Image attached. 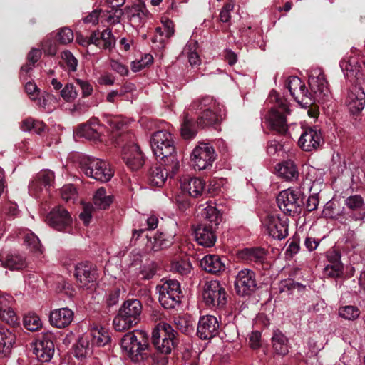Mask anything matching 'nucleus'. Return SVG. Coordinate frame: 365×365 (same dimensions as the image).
<instances>
[{
  "label": "nucleus",
  "mask_w": 365,
  "mask_h": 365,
  "mask_svg": "<svg viewBox=\"0 0 365 365\" xmlns=\"http://www.w3.org/2000/svg\"><path fill=\"white\" fill-rule=\"evenodd\" d=\"M323 142L321 131L315 127H309L302 133L299 140V146L304 151L310 152L317 149Z\"/></svg>",
  "instance_id": "nucleus-24"
},
{
  "label": "nucleus",
  "mask_w": 365,
  "mask_h": 365,
  "mask_svg": "<svg viewBox=\"0 0 365 365\" xmlns=\"http://www.w3.org/2000/svg\"><path fill=\"white\" fill-rule=\"evenodd\" d=\"M319 205V197L317 194H314L310 195L307 201L304 203V207H305L307 212H312L315 210L317 208Z\"/></svg>",
  "instance_id": "nucleus-61"
},
{
  "label": "nucleus",
  "mask_w": 365,
  "mask_h": 365,
  "mask_svg": "<svg viewBox=\"0 0 365 365\" xmlns=\"http://www.w3.org/2000/svg\"><path fill=\"white\" fill-rule=\"evenodd\" d=\"M266 232L274 239L282 240L288 235V225L286 220H283L279 215L271 214L267 215L262 221Z\"/></svg>",
  "instance_id": "nucleus-20"
},
{
  "label": "nucleus",
  "mask_w": 365,
  "mask_h": 365,
  "mask_svg": "<svg viewBox=\"0 0 365 365\" xmlns=\"http://www.w3.org/2000/svg\"><path fill=\"white\" fill-rule=\"evenodd\" d=\"M110 67L122 76H128L129 73L128 68L118 61L111 60Z\"/></svg>",
  "instance_id": "nucleus-60"
},
{
  "label": "nucleus",
  "mask_w": 365,
  "mask_h": 365,
  "mask_svg": "<svg viewBox=\"0 0 365 365\" xmlns=\"http://www.w3.org/2000/svg\"><path fill=\"white\" fill-rule=\"evenodd\" d=\"M56 38L61 44H67L73 39V33L68 27H64L59 30L56 35Z\"/></svg>",
  "instance_id": "nucleus-49"
},
{
  "label": "nucleus",
  "mask_w": 365,
  "mask_h": 365,
  "mask_svg": "<svg viewBox=\"0 0 365 365\" xmlns=\"http://www.w3.org/2000/svg\"><path fill=\"white\" fill-rule=\"evenodd\" d=\"M132 18H138L141 19L143 17H145L148 14V11L145 8V5L144 4H139L135 5L130 9V12Z\"/></svg>",
  "instance_id": "nucleus-57"
},
{
  "label": "nucleus",
  "mask_w": 365,
  "mask_h": 365,
  "mask_svg": "<svg viewBox=\"0 0 365 365\" xmlns=\"http://www.w3.org/2000/svg\"><path fill=\"white\" fill-rule=\"evenodd\" d=\"M92 206L86 205L83 207V212L79 215L80 219L86 225H88L91 221L92 217Z\"/></svg>",
  "instance_id": "nucleus-63"
},
{
  "label": "nucleus",
  "mask_w": 365,
  "mask_h": 365,
  "mask_svg": "<svg viewBox=\"0 0 365 365\" xmlns=\"http://www.w3.org/2000/svg\"><path fill=\"white\" fill-rule=\"evenodd\" d=\"M339 65L344 72L346 71V75L348 78L354 76L358 80L364 75L361 66L358 64L355 58L349 61L343 59L340 61Z\"/></svg>",
  "instance_id": "nucleus-39"
},
{
  "label": "nucleus",
  "mask_w": 365,
  "mask_h": 365,
  "mask_svg": "<svg viewBox=\"0 0 365 365\" xmlns=\"http://www.w3.org/2000/svg\"><path fill=\"white\" fill-rule=\"evenodd\" d=\"M74 277L81 287L88 288L99 277L97 266L89 261L79 262L75 266Z\"/></svg>",
  "instance_id": "nucleus-17"
},
{
  "label": "nucleus",
  "mask_w": 365,
  "mask_h": 365,
  "mask_svg": "<svg viewBox=\"0 0 365 365\" xmlns=\"http://www.w3.org/2000/svg\"><path fill=\"white\" fill-rule=\"evenodd\" d=\"M267 150L269 155H279L280 152H285L284 145L282 143V140L274 139L268 142Z\"/></svg>",
  "instance_id": "nucleus-51"
},
{
  "label": "nucleus",
  "mask_w": 365,
  "mask_h": 365,
  "mask_svg": "<svg viewBox=\"0 0 365 365\" xmlns=\"http://www.w3.org/2000/svg\"><path fill=\"white\" fill-rule=\"evenodd\" d=\"M115 44V38L110 29H106L101 33V46L103 49H110Z\"/></svg>",
  "instance_id": "nucleus-45"
},
{
  "label": "nucleus",
  "mask_w": 365,
  "mask_h": 365,
  "mask_svg": "<svg viewBox=\"0 0 365 365\" xmlns=\"http://www.w3.org/2000/svg\"><path fill=\"white\" fill-rule=\"evenodd\" d=\"M37 175L45 188L47 189L53 184L55 175L53 171L50 170H42Z\"/></svg>",
  "instance_id": "nucleus-53"
},
{
  "label": "nucleus",
  "mask_w": 365,
  "mask_h": 365,
  "mask_svg": "<svg viewBox=\"0 0 365 365\" xmlns=\"http://www.w3.org/2000/svg\"><path fill=\"white\" fill-rule=\"evenodd\" d=\"M205 222L213 225L214 228H217L222 222V216L220 211L215 207L207 206L203 212Z\"/></svg>",
  "instance_id": "nucleus-41"
},
{
  "label": "nucleus",
  "mask_w": 365,
  "mask_h": 365,
  "mask_svg": "<svg viewBox=\"0 0 365 365\" xmlns=\"http://www.w3.org/2000/svg\"><path fill=\"white\" fill-rule=\"evenodd\" d=\"M269 98L276 103V107L271 109L268 116L270 129L280 135H286L288 131L286 115L290 113L287 100L281 98L274 90L271 91Z\"/></svg>",
  "instance_id": "nucleus-7"
},
{
  "label": "nucleus",
  "mask_w": 365,
  "mask_h": 365,
  "mask_svg": "<svg viewBox=\"0 0 365 365\" xmlns=\"http://www.w3.org/2000/svg\"><path fill=\"white\" fill-rule=\"evenodd\" d=\"M345 205L349 211L346 212L355 221L365 218V202L360 195H354L345 200Z\"/></svg>",
  "instance_id": "nucleus-29"
},
{
  "label": "nucleus",
  "mask_w": 365,
  "mask_h": 365,
  "mask_svg": "<svg viewBox=\"0 0 365 365\" xmlns=\"http://www.w3.org/2000/svg\"><path fill=\"white\" fill-rule=\"evenodd\" d=\"M216 228L213 225L203 222L197 225L195 229V236L199 245L204 247H212L216 242Z\"/></svg>",
  "instance_id": "nucleus-28"
},
{
  "label": "nucleus",
  "mask_w": 365,
  "mask_h": 365,
  "mask_svg": "<svg viewBox=\"0 0 365 365\" xmlns=\"http://www.w3.org/2000/svg\"><path fill=\"white\" fill-rule=\"evenodd\" d=\"M157 289L159 292V302L165 309L174 307L182 296L180 284L175 279L166 280L163 284L158 285Z\"/></svg>",
  "instance_id": "nucleus-12"
},
{
  "label": "nucleus",
  "mask_w": 365,
  "mask_h": 365,
  "mask_svg": "<svg viewBox=\"0 0 365 365\" xmlns=\"http://www.w3.org/2000/svg\"><path fill=\"white\" fill-rule=\"evenodd\" d=\"M279 175L287 180H294L298 178L299 172L294 163L290 160L284 161L279 165Z\"/></svg>",
  "instance_id": "nucleus-40"
},
{
  "label": "nucleus",
  "mask_w": 365,
  "mask_h": 365,
  "mask_svg": "<svg viewBox=\"0 0 365 365\" xmlns=\"http://www.w3.org/2000/svg\"><path fill=\"white\" fill-rule=\"evenodd\" d=\"M339 314L345 319L355 320L359 317L360 311L357 307L348 305L340 307Z\"/></svg>",
  "instance_id": "nucleus-44"
},
{
  "label": "nucleus",
  "mask_w": 365,
  "mask_h": 365,
  "mask_svg": "<svg viewBox=\"0 0 365 365\" xmlns=\"http://www.w3.org/2000/svg\"><path fill=\"white\" fill-rule=\"evenodd\" d=\"M16 342V335L14 330L0 327V359L8 357Z\"/></svg>",
  "instance_id": "nucleus-31"
},
{
  "label": "nucleus",
  "mask_w": 365,
  "mask_h": 365,
  "mask_svg": "<svg viewBox=\"0 0 365 365\" xmlns=\"http://www.w3.org/2000/svg\"><path fill=\"white\" fill-rule=\"evenodd\" d=\"M25 242L30 247L31 250L34 252L42 254L43 247L38 237L34 233H30L26 235Z\"/></svg>",
  "instance_id": "nucleus-46"
},
{
  "label": "nucleus",
  "mask_w": 365,
  "mask_h": 365,
  "mask_svg": "<svg viewBox=\"0 0 365 365\" xmlns=\"http://www.w3.org/2000/svg\"><path fill=\"white\" fill-rule=\"evenodd\" d=\"M121 155L126 165L132 170H139L145 163V155L139 146L131 140L123 146Z\"/></svg>",
  "instance_id": "nucleus-18"
},
{
  "label": "nucleus",
  "mask_w": 365,
  "mask_h": 365,
  "mask_svg": "<svg viewBox=\"0 0 365 365\" xmlns=\"http://www.w3.org/2000/svg\"><path fill=\"white\" fill-rule=\"evenodd\" d=\"M202 298L206 305L210 307L222 308L227 303L225 289L217 280L205 282Z\"/></svg>",
  "instance_id": "nucleus-11"
},
{
  "label": "nucleus",
  "mask_w": 365,
  "mask_h": 365,
  "mask_svg": "<svg viewBox=\"0 0 365 365\" xmlns=\"http://www.w3.org/2000/svg\"><path fill=\"white\" fill-rule=\"evenodd\" d=\"M257 288L256 274L251 269L240 270L235 280V289L240 296H250Z\"/></svg>",
  "instance_id": "nucleus-14"
},
{
  "label": "nucleus",
  "mask_w": 365,
  "mask_h": 365,
  "mask_svg": "<svg viewBox=\"0 0 365 365\" xmlns=\"http://www.w3.org/2000/svg\"><path fill=\"white\" fill-rule=\"evenodd\" d=\"M157 269L158 265L154 262L143 265L140 267L139 276H140L141 279L150 280L156 274Z\"/></svg>",
  "instance_id": "nucleus-47"
},
{
  "label": "nucleus",
  "mask_w": 365,
  "mask_h": 365,
  "mask_svg": "<svg viewBox=\"0 0 365 365\" xmlns=\"http://www.w3.org/2000/svg\"><path fill=\"white\" fill-rule=\"evenodd\" d=\"M111 341V337L107 330L101 329L95 332L91 339V346L101 347L108 345Z\"/></svg>",
  "instance_id": "nucleus-42"
},
{
  "label": "nucleus",
  "mask_w": 365,
  "mask_h": 365,
  "mask_svg": "<svg viewBox=\"0 0 365 365\" xmlns=\"http://www.w3.org/2000/svg\"><path fill=\"white\" fill-rule=\"evenodd\" d=\"M346 103L351 113L358 115L365 106V93L361 87L353 86L346 100Z\"/></svg>",
  "instance_id": "nucleus-26"
},
{
  "label": "nucleus",
  "mask_w": 365,
  "mask_h": 365,
  "mask_svg": "<svg viewBox=\"0 0 365 365\" xmlns=\"http://www.w3.org/2000/svg\"><path fill=\"white\" fill-rule=\"evenodd\" d=\"M272 342L276 354L285 356L289 353L288 339L282 331H274L272 337Z\"/></svg>",
  "instance_id": "nucleus-37"
},
{
  "label": "nucleus",
  "mask_w": 365,
  "mask_h": 365,
  "mask_svg": "<svg viewBox=\"0 0 365 365\" xmlns=\"http://www.w3.org/2000/svg\"><path fill=\"white\" fill-rule=\"evenodd\" d=\"M73 319V312L67 307L55 309L49 315L51 324L60 329L68 326Z\"/></svg>",
  "instance_id": "nucleus-32"
},
{
  "label": "nucleus",
  "mask_w": 365,
  "mask_h": 365,
  "mask_svg": "<svg viewBox=\"0 0 365 365\" xmlns=\"http://www.w3.org/2000/svg\"><path fill=\"white\" fill-rule=\"evenodd\" d=\"M45 221L56 231L73 233L72 217L69 212L62 206L53 207L46 216Z\"/></svg>",
  "instance_id": "nucleus-10"
},
{
  "label": "nucleus",
  "mask_w": 365,
  "mask_h": 365,
  "mask_svg": "<svg viewBox=\"0 0 365 365\" xmlns=\"http://www.w3.org/2000/svg\"><path fill=\"white\" fill-rule=\"evenodd\" d=\"M261 332L252 331L249 337L250 346L252 349H258L261 346Z\"/></svg>",
  "instance_id": "nucleus-59"
},
{
  "label": "nucleus",
  "mask_w": 365,
  "mask_h": 365,
  "mask_svg": "<svg viewBox=\"0 0 365 365\" xmlns=\"http://www.w3.org/2000/svg\"><path fill=\"white\" fill-rule=\"evenodd\" d=\"M120 289L115 287L108 290L105 298V304L103 306V312L106 314H110L117 312L116 306L118 305L120 297Z\"/></svg>",
  "instance_id": "nucleus-36"
},
{
  "label": "nucleus",
  "mask_w": 365,
  "mask_h": 365,
  "mask_svg": "<svg viewBox=\"0 0 365 365\" xmlns=\"http://www.w3.org/2000/svg\"><path fill=\"white\" fill-rule=\"evenodd\" d=\"M225 260L217 255H207L201 259L200 266L207 272L217 274L225 269Z\"/></svg>",
  "instance_id": "nucleus-33"
},
{
  "label": "nucleus",
  "mask_w": 365,
  "mask_h": 365,
  "mask_svg": "<svg viewBox=\"0 0 365 365\" xmlns=\"http://www.w3.org/2000/svg\"><path fill=\"white\" fill-rule=\"evenodd\" d=\"M268 255L267 250L261 247H246L238 250L237 257L247 263H255L257 265H261L262 269H268L270 267V263L267 261Z\"/></svg>",
  "instance_id": "nucleus-19"
},
{
  "label": "nucleus",
  "mask_w": 365,
  "mask_h": 365,
  "mask_svg": "<svg viewBox=\"0 0 365 365\" xmlns=\"http://www.w3.org/2000/svg\"><path fill=\"white\" fill-rule=\"evenodd\" d=\"M113 196L107 195L105 187L98 188L94 193L93 202L97 209L106 210L112 204Z\"/></svg>",
  "instance_id": "nucleus-38"
},
{
  "label": "nucleus",
  "mask_w": 365,
  "mask_h": 365,
  "mask_svg": "<svg viewBox=\"0 0 365 365\" xmlns=\"http://www.w3.org/2000/svg\"><path fill=\"white\" fill-rule=\"evenodd\" d=\"M61 95L66 101H71L77 96V91L72 83H67L61 90Z\"/></svg>",
  "instance_id": "nucleus-55"
},
{
  "label": "nucleus",
  "mask_w": 365,
  "mask_h": 365,
  "mask_svg": "<svg viewBox=\"0 0 365 365\" xmlns=\"http://www.w3.org/2000/svg\"><path fill=\"white\" fill-rule=\"evenodd\" d=\"M304 195L300 190L287 189L277 197L278 207L289 216L299 215L304 205Z\"/></svg>",
  "instance_id": "nucleus-9"
},
{
  "label": "nucleus",
  "mask_w": 365,
  "mask_h": 365,
  "mask_svg": "<svg viewBox=\"0 0 365 365\" xmlns=\"http://www.w3.org/2000/svg\"><path fill=\"white\" fill-rule=\"evenodd\" d=\"M61 58L66 63L70 71H75L78 65V60L69 51H65L61 53Z\"/></svg>",
  "instance_id": "nucleus-54"
},
{
  "label": "nucleus",
  "mask_w": 365,
  "mask_h": 365,
  "mask_svg": "<svg viewBox=\"0 0 365 365\" xmlns=\"http://www.w3.org/2000/svg\"><path fill=\"white\" fill-rule=\"evenodd\" d=\"M23 324L24 327L31 331H36L41 327L40 318L34 313L25 315L23 319Z\"/></svg>",
  "instance_id": "nucleus-43"
},
{
  "label": "nucleus",
  "mask_w": 365,
  "mask_h": 365,
  "mask_svg": "<svg viewBox=\"0 0 365 365\" xmlns=\"http://www.w3.org/2000/svg\"><path fill=\"white\" fill-rule=\"evenodd\" d=\"M232 9L233 5L232 4H225L220 11L219 20L223 23L229 22L231 19L230 11Z\"/></svg>",
  "instance_id": "nucleus-58"
},
{
  "label": "nucleus",
  "mask_w": 365,
  "mask_h": 365,
  "mask_svg": "<svg viewBox=\"0 0 365 365\" xmlns=\"http://www.w3.org/2000/svg\"><path fill=\"white\" fill-rule=\"evenodd\" d=\"M58 41L55 39L47 38L42 43V49L45 54L53 56L58 51Z\"/></svg>",
  "instance_id": "nucleus-48"
},
{
  "label": "nucleus",
  "mask_w": 365,
  "mask_h": 365,
  "mask_svg": "<svg viewBox=\"0 0 365 365\" xmlns=\"http://www.w3.org/2000/svg\"><path fill=\"white\" fill-rule=\"evenodd\" d=\"M80 168L88 177L102 182L109 181L114 175V171L107 162L93 157L82 158Z\"/></svg>",
  "instance_id": "nucleus-8"
},
{
  "label": "nucleus",
  "mask_w": 365,
  "mask_h": 365,
  "mask_svg": "<svg viewBox=\"0 0 365 365\" xmlns=\"http://www.w3.org/2000/svg\"><path fill=\"white\" fill-rule=\"evenodd\" d=\"M339 250L332 249L327 252V258L329 264L324 268V274L332 278L340 277L343 274L344 265L341 261Z\"/></svg>",
  "instance_id": "nucleus-27"
},
{
  "label": "nucleus",
  "mask_w": 365,
  "mask_h": 365,
  "mask_svg": "<svg viewBox=\"0 0 365 365\" xmlns=\"http://www.w3.org/2000/svg\"><path fill=\"white\" fill-rule=\"evenodd\" d=\"M175 324L176 328L182 333L188 334L190 331V324L185 319L178 317V319H175Z\"/></svg>",
  "instance_id": "nucleus-62"
},
{
  "label": "nucleus",
  "mask_w": 365,
  "mask_h": 365,
  "mask_svg": "<svg viewBox=\"0 0 365 365\" xmlns=\"http://www.w3.org/2000/svg\"><path fill=\"white\" fill-rule=\"evenodd\" d=\"M150 145L153 154L160 158L162 164L169 171L179 170L180 162L177 157L176 148L173 135L167 130H158L153 133Z\"/></svg>",
  "instance_id": "nucleus-2"
},
{
  "label": "nucleus",
  "mask_w": 365,
  "mask_h": 365,
  "mask_svg": "<svg viewBox=\"0 0 365 365\" xmlns=\"http://www.w3.org/2000/svg\"><path fill=\"white\" fill-rule=\"evenodd\" d=\"M103 125L96 118H91L86 123L78 125L74 130L75 136L85 138L94 143L101 142Z\"/></svg>",
  "instance_id": "nucleus-21"
},
{
  "label": "nucleus",
  "mask_w": 365,
  "mask_h": 365,
  "mask_svg": "<svg viewBox=\"0 0 365 365\" xmlns=\"http://www.w3.org/2000/svg\"><path fill=\"white\" fill-rule=\"evenodd\" d=\"M107 123L113 130H121L125 125L123 122H122L118 117L115 116H108Z\"/></svg>",
  "instance_id": "nucleus-64"
},
{
  "label": "nucleus",
  "mask_w": 365,
  "mask_h": 365,
  "mask_svg": "<svg viewBox=\"0 0 365 365\" xmlns=\"http://www.w3.org/2000/svg\"><path fill=\"white\" fill-rule=\"evenodd\" d=\"M219 187L213 186L211 184L207 185L206 182L200 178L189 177L185 178L181 183V188L184 192H187L192 197L197 198L203 195L214 194Z\"/></svg>",
  "instance_id": "nucleus-16"
},
{
  "label": "nucleus",
  "mask_w": 365,
  "mask_h": 365,
  "mask_svg": "<svg viewBox=\"0 0 365 365\" xmlns=\"http://www.w3.org/2000/svg\"><path fill=\"white\" fill-rule=\"evenodd\" d=\"M175 232H170L167 230H159L152 237L146 235L148 241L151 244V250L154 252H158L164 249H167L173 245L175 242Z\"/></svg>",
  "instance_id": "nucleus-30"
},
{
  "label": "nucleus",
  "mask_w": 365,
  "mask_h": 365,
  "mask_svg": "<svg viewBox=\"0 0 365 365\" xmlns=\"http://www.w3.org/2000/svg\"><path fill=\"white\" fill-rule=\"evenodd\" d=\"M92 352V346H91L88 336L79 337L77 342L73 346V356L78 359H83L91 355Z\"/></svg>",
  "instance_id": "nucleus-35"
},
{
  "label": "nucleus",
  "mask_w": 365,
  "mask_h": 365,
  "mask_svg": "<svg viewBox=\"0 0 365 365\" xmlns=\"http://www.w3.org/2000/svg\"><path fill=\"white\" fill-rule=\"evenodd\" d=\"M308 83L311 92L297 76L289 77L285 83L292 96L302 108H309L316 100H323L329 93L328 83L323 74H319L318 76H310Z\"/></svg>",
  "instance_id": "nucleus-1"
},
{
  "label": "nucleus",
  "mask_w": 365,
  "mask_h": 365,
  "mask_svg": "<svg viewBox=\"0 0 365 365\" xmlns=\"http://www.w3.org/2000/svg\"><path fill=\"white\" fill-rule=\"evenodd\" d=\"M219 322L212 315L202 316L200 318L197 334L202 340L210 339L218 334Z\"/></svg>",
  "instance_id": "nucleus-23"
},
{
  "label": "nucleus",
  "mask_w": 365,
  "mask_h": 365,
  "mask_svg": "<svg viewBox=\"0 0 365 365\" xmlns=\"http://www.w3.org/2000/svg\"><path fill=\"white\" fill-rule=\"evenodd\" d=\"M151 343L160 354H170L179 343L178 332L169 324L160 322L153 329Z\"/></svg>",
  "instance_id": "nucleus-6"
},
{
  "label": "nucleus",
  "mask_w": 365,
  "mask_h": 365,
  "mask_svg": "<svg viewBox=\"0 0 365 365\" xmlns=\"http://www.w3.org/2000/svg\"><path fill=\"white\" fill-rule=\"evenodd\" d=\"M0 319L5 321L9 325L11 326V330L19 324V319L12 309H9L6 313L4 314V317H0Z\"/></svg>",
  "instance_id": "nucleus-56"
},
{
  "label": "nucleus",
  "mask_w": 365,
  "mask_h": 365,
  "mask_svg": "<svg viewBox=\"0 0 365 365\" xmlns=\"http://www.w3.org/2000/svg\"><path fill=\"white\" fill-rule=\"evenodd\" d=\"M215 160L214 148L207 143L199 144L191 154V161L195 170H202L211 167Z\"/></svg>",
  "instance_id": "nucleus-13"
},
{
  "label": "nucleus",
  "mask_w": 365,
  "mask_h": 365,
  "mask_svg": "<svg viewBox=\"0 0 365 365\" xmlns=\"http://www.w3.org/2000/svg\"><path fill=\"white\" fill-rule=\"evenodd\" d=\"M178 172V170L169 171L161 161L160 165L155 164L150 167L146 173L145 180L150 186L161 187L168 178H173Z\"/></svg>",
  "instance_id": "nucleus-22"
},
{
  "label": "nucleus",
  "mask_w": 365,
  "mask_h": 365,
  "mask_svg": "<svg viewBox=\"0 0 365 365\" xmlns=\"http://www.w3.org/2000/svg\"><path fill=\"white\" fill-rule=\"evenodd\" d=\"M148 365H167L168 360L165 355L155 354L150 351L148 357L143 361Z\"/></svg>",
  "instance_id": "nucleus-50"
},
{
  "label": "nucleus",
  "mask_w": 365,
  "mask_h": 365,
  "mask_svg": "<svg viewBox=\"0 0 365 365\" xmlns=\"http://www.w3.org/2000/svg\"><path fill=\"white\" fill-rule=\"evenodd\" d=\"M222 120V118L219 107L212 110L199 113L196 120L190 118L188 113H184L180 128L181 136L185 140H189L195 137L199 129L213 128L217 130Z\"/></svg>",
  "instance_id": "nucleus-3"
},
{
  "label": "nucleus",
  "mask_w": 365,
  "mask_h": 365,
  "mask_svg": "<svg viewBox=\"0 0 365 365\" xmlns=\"http://www.w3.org/2000/svg\"><path fill=\"white\" fill-rule=\"evenodd\" d=\"M120 346L135 363L143 362L152 351L149 336L142 330H134L125 334L120 339Z\"/></svg>",
  "instance_id": "nucleus-4"
},
{
  "label": "nucleus",
  "mask_w": 365,
  "mask_h": 365,
  "mask_svg": "<svg viewBox=\"0 0 365 365\" xmlns=\"http://www.w3.org/2000/svg\"><path fill=\"white\" fill-rule=\"evenodd\" d=\"M218 107L219 105L213 97L207 96L194 100L190 106V110L195 111L198 115L199 113L207 110H212Z\"/></svg>",
  "instance_id": "nucleus-34"
},
{
  "label": "nucleus",
  "mask_w": 365,
  "mask_h": 365,
  "mask_svg": "<svg viewBox=\"0 0 365 365\" xmlns=\"http://www.w3.org/2000/svg\"><path fill=\"white\" fill-rule=\"evenodd\" d=\"M0 264L2 267L12 271H21L28 267L25 255L18 252L0 254Z\"/></svg>",
  "instance_id": "nucleus-25"
},
{
  "label": "nucleus",
  "mask_w": 365,
  "mask_h": 365,
  "mask_svg": "<svg viewBox=\"0 0 365 365\" xmlns=\"http://www.w3.org/2000/svg\"><path fill=\"white\" fill-rule=\"evenodd\" d=\"M54 339L55 336L51 333L38 336L33 351L38 361L48 362L53 358L55 351Z\"/></svg>",
  "instance_id": "nucleus-15"
},
{
  "label": "nucleus",
  "mask_w": 365,
  "mask_h": 365,
  "mask_svg": "<svg viewBox=\"0 0 365 365\" xmlns=\"http://www.w3.org/2000/svg\"><path fill=\"white\" fill-rule=\"evenodd\" d=\"M143 305L138 299H128L123 302L113 320L117 331H124L136 326L141 320Z\"/></svg>",
  "instance_id": "nucleus-5"
},
{
  "label": "nucleus",
  "mask_w": 365,
  "mask_h": 365,
  "mask_svg": "<svg viewBox=\"0 0 365 365\" xmlns=\"http://www.w3.org/2000/svg\"><path fill=\"white\" fill-rule=\"evenodd\" d=\"M153 61V58L150 54H145L141 60L133 61L131 69L133 72H138L150 65Z\"/></svg>",
  "instance_id": "nucleus-52"
}]
</instances>
